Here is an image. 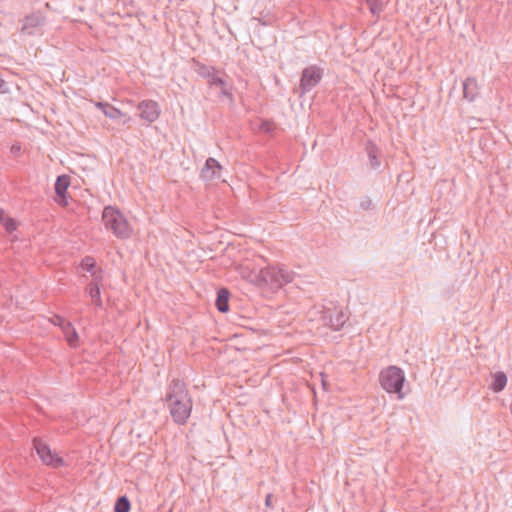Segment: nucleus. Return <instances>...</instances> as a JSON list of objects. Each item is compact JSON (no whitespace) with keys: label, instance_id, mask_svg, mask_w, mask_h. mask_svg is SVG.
<instances>
[{"label":"nucleus","instance_id":"nucleus-21","mask_svg":"<svg viewBox=\"0 0 512 512\" xmlns=\"http://www.w3.org/2000/svg\"><path fill=\"white\" fill-rule=\"evenodd\" d=\"M0 221L7 231L12 232L16 229L15 221L12 218L8 217L5 214L4 210H2L1 208H0Z\"/></svg>","mask_w":512,"mask_h":512},{"label":"nucleus","instance_id":"nucleus-25","mask_svg":"<svg viewBox=\"0 0 512 512\" xmlns=\"http://www.w3.org/2000/svg\"><path fill=\"white\" fill-rule=\"evenodd\" d=\"M272 498H273L272 494H267L266 499H265V506L267 508H273Z\"/></svg>","mask_w":512,"mask_h":512},{"label":"nucleus","instance_id":"nucleus-11","mask_svg":"<svg viewBox=\"0 0 512 512\" xmlns=\"http://www.w3.org/2000/svg\"><path fill=\"white\" fill-rule=\"evenodd\" d=\"M463 98L468 102H473L479 95V84L475 77H467L463 83Z\"/></svg>","mask_w":512,"mask_h":512},{"label":"nucleus","instance_id":"nucleus-27","mask_svg":"<svg viewBox=\"0 0 512 512\" xmlns=\"http://www.w3.org/2000/svg\"><path fill=\"white\" fill-rule=\"evenodd\" d=\"M261 128H262V130H264L266 132L270 131V125L267 123H264Z\"/></svg>","mask_w":512,"mask_h":512},{"label":"nucleus","instance_id":"nucleus-1","mask_svg":"<svg viewBox=\"0 0 512 512\" xmlns=\"http://www.w3.org/2000/svg\"><path fill=\"white\" fill-rule=\"evenodd\" d=\"M165 401L174 422L180 425L185 424L192 411V399L182 380H172Z\"/></svg>","mask_w":512,"mask_h":512},{"label":"nucleus","instance_id":"nucleus-8","mask_svg":"<svg viewBox=\"0 0 512 512\" xmlns=\"http://www.w3.org/2000/svg\"><path fill=\"white\" fill-rule=\"evenodd\" d=\"M139 116L142 120L153 123L160 116V108L156 101L143 100L138 104Z\"/></svg>","mask_w":512,"mask_h":512},{"label":"nucleus","instance_id":"nucleus-14","mask_svg":"<svg viewBox=\"0 0 512 512\" xmlns=\"http://www.w3.org/2000/svg\"><path fill=\"white\" fill-rule=\"evenodd\" d=\"M87 293L97 307H102L101 292L97 281L88 284Z\"/></svg>","mask_w":512,"mask_h":512},{"label":"nucleus","instance_id":"nucleus-7","mask_svg":"<svg viewBox=\"0 0 512 512\" xmlns=\"http://www.w3.org/2000/svg\"><path fill=\"white\" fill-rule=\"evenodd\" d=\"M194 63V70L195 72L208 80V83L210 85L220 86L223 87L226 85V82L223 78L218 76V71L213 66H208L203 63H200L199 61H196L193 59Z\"/></svg>","mask_w":512,"mask_h":512},{"label":"nucleus","instance_id":"nucleus-5","mask_svg":"<svg viewBox=\"0 0 512 512\" xmlns=\"http://www.w3.org/2000/svg\"><path fill=\"white\" fill-rule=\"evenodd\" d=\"M33 446L43 464L51 466L52 468L64 466L63 458L58 456L56 453H53L50 447L42 439L34 438Z\"/></svg>","mask_w":512,"mask_h":512},{"label":"nucleus","instance_id":"nucleus-15","mask_svg":"<svg viewBox=\"0 0 512 512\" xmlns=\"http://www.w3.org/2000/svg\"><path fill=\"white\" fill-rule=\"evenodd\" d=\"M96 106L100 108L105 116L110 119H118L123 116V113L119 109L111 106L108 103L97 102Z\"/></svg>","mask_w":512,"mask_h":512},{"label":"nucleus","instance_id":"nucleus-6","mask_svg":"<svg viewBox=\"0 0 512 512\" xmlns=\"http://www.w3.org/2000/svg\"><path fill=\"white\" fill-rule=\"evenodd\" d=\"M323 71L316 65L305 68L300 80L302 93H306L314 88L322 79Z\"/></svg>","mask_w":512,"mask_h":512},{"label":"nucleus","instance_id":"nucleus-23","mask_svg":"<svg viewBox=\"0 0 512 512\" xmlns=\"http://www.w3.org/2000/svg\"><path fill=\"white\" fill-rule=\"evenodd\" d=\"M81 265L83 269L92 272L93 268L95 267V261L92 257H86L82 260Z\"/></svg>","mask_w":512,"mask_h":512},{"label":"nucleus","instance_id":"nucleus-22","mask_svg":"<svg viewBox=\"0 0 512 512\" xmlns=\"http://www.w3.org/2000/svg\"><path fill=\"white\" fill-rule=\"evenodd\" d=\"M130 502L126 496H121L117 499L114 511L115 512H129Z\"/></svg>","mask_w":512,"mask_h":512},{"label":"nucleus","instance_id":"nucleus-10","mask_svg":"<svg viewBox=\"0 0 512 512\" xmlns=\"http://www.w3.org/2000/svg\"><path fill=\"white\" fill-rule=\"evenodd\" d=\"M221 170L222 166L220 163L216 159L209 157L201 169V178L205 181H212L220 177Z\"/></svg>","mask_w":512,"mask_h":512},{"label":"nucleus","instance_id":"nucleus-4","mask_svg":"<svg viewBox=\"0 0 512 512\" xmlns=\"http://www.w3.org/2000/svg\"><path fill=\"white\" fill-rule=\"evenodd\" d=\"M379 382L387 393L396 394L399 400L404 399L407 394V392L403 391L405 383L404 371L397 366H389L382 370L379 374Z\"/></svg>","mask_w":512,"mask_h":512},{"label":"nucleus","instance_id":"nucleus-24","mask_svg":"<svg viewBox=\"0 0 512 512\" xmlns=\"http://www.w3.org/2000/svg\"><path fill=\"white\" fill-rule=\"evenodd\" d=\"M52 322L55 324V325H58L61 329L63 328V322H67L63 317L61 316H58V315H55L53 318H52Z\"/></svg>","mask_w":512,"mask_h":512},{"label":"nucleus","instance_id":"nucleus-3","mask_svg":"<svg viewBox=\"0 0 512 512\" xmlns=\"http://www.w3.org/2000/svg\"><path fill=\"white\" fill-rule=\"evenodd\" d=\"M102 221L107 230H110L117 238L127 239L132 234V229L122 212L112 206H106L102 212Z\"/></svg>","mask_w":512,"mask_h":512},{"label":"nucleus","instance_id":"nucleus-26","mask_svg":"<svg viewBox=\"0 0 512 512\" xmlns=\"http://www.w3.org/2000/svg\"><path fill=\"white\" fill-rule=\"evenodd\" d=\"M370 205H371V201H370L369 199H366V200H364V201H362V202L360 203V206H361L363 209H365V210H366V209H368V208L370 207Z\"/></svg>","mask_w":512,"mask_h":512},{"label":"nucleus","instance_id":"nucleus-16","mask_svg":"<svg viewBox=\"0 0 512 512\" xmlns=\"http://www.w3.org/2000/svg\"><path fill=\"white\" fill-rule=\"evenodd\" d=\"M70 185V178L66 175L58 176L55 182V192L56 194L64 198L65 193Z\"/></svg>","mask_w":512,"mask_h":512},{"label":"nucleus","instance_id":"nucleus-19","mask_svg":"<svg viewBox=\"0 0 512 512\" xmlns=\"http://www.w3.org/2000/svg\"><path fill=\"white\" fill-rule=\"evenodd\" d=\"M373 16L379 18L384 10V3L381 0H365Z\"/></svg>","mask_w":512,"mask_h":512},{"label":"nucleus","instance_id":"nucleus-20","mask_svg":"<svg viewBox=\"0 0 512 512\" xmlns=\"http://www.w3.org/2000/svg\"><path fill=\"white\" fill-rule=\"evenodd\" d=\"M40 24H41V19L39 16H35V15L27 16L24 19V22L22 25V31L31 34V32L28 31L29 28L37 27Z\"/></svg>","mask_w":512,"mask_h":512},{"label":"nucleus","instance_id":"nucleus-18","mask_svg":"<svg viewBox=\"0 0 512 512\" xmlns=\"http://www.w3.org/2000/svg\"><path fill=\"white\" fill-rule=\"evenodd\" d=\"M366 151L370 160V165L372 168L376 169L380 166V161L378 160V149L373 143H369L366 146Z\"/></svg>","mask_w":512,"mask_h":512},{"label":"nucleus","instance_id":"nucleus-17","mask_svg":"<svg viewBox=\"0 0 512 512\" xmlns=\"http://www.w3.org/2000/svg\"><path fill=\"white\" fill-rule=\"evenodd\" d=\"M507 384V376L504 372H497L494 374L493 383L491 388L494 392L502 391Z\"/></svg>","mask_w":512,"mask_h":512},{"label":"nucleus","instance_id":"nucleus-13","mask_svg":"<svg viewBox=\"0 0 512 512\" xmlns=\"http://www.w3.org/2000/svg\"><path fill=\"white\" fill-rule=\"evenodd\" d=\"M229 296H230V293L225 288L220 289L217 293L216 307L222 313L227 312L229 310V305H228Z\"/></svg>","mask_w":512,"mask_h":512},{"label":"nucleus","instance_id":"nucleus-9","mask_svg":"<svg viewBox=\"0 0 512 512\" xmlns=\"http://www.w3.org/2000/svg\"><path fill=\"white\" fill-rule=\"evenodd\" d=\"M322 319L324 325L332 328L333 330H340L344 326L347 317L342 311L327 310L324 312Z\"/></svg>","mask_w":512,"mask_h":512},{"label":"nucleus","instance_id":"nucleus-12","mask_svg":"<svg viewBox=\"0 0 512 512\" xmlns=\"http://www.w3.org/2000/svg\"><path fill=\"white\" fill-rule=\"evenodd\" d=\"M62 331L65 335V338L71 347H76L78 344V334L71 322H63Z\"/></svg>","mask_w":512,"mask_h":512},{"label":"nucleus","instance_id":"nucleus-2","mask_svg":"<svg viewBox=\"0 0 512 512\" xmlns=\"http://www.w3.org/2000/svg\"><path fill=\"white\" fill-rule=\"evenodd\" d=\"M295 273L287 268L268 266L259 270L255 275V283L272 290L279 289L294 280Z\"/></svg>","mask_w":512,"mask_h":512}]
</instances>
